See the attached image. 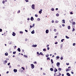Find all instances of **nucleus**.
Returning a JSON list of instances; mask_svg holds the SVG:
<instances>
[{
  "label": "nucleus",
  "instance_id": "obj_1",
  "mask_svg": "<svg viewBox=\"0 0 76 76\" xmlns=\"http://www.w3.org/2000/svg\"><path fill=\"white\" fill-rule=\"evenodd\" d=\"M31 68L32 69H34V67H35V66H34V65L33 64H31Z\"/></svg>",
  "mask_w": 76,
  "mask_h": 76
},
{
  "label": "nucleus",
  "instance_id": "obj_2",
  "mask_svg": "<svg viewBox=\"0 0 76 76\" xmlns=\"http://www.w3.org/2000/svg\"><path fill=\"white\" fill-rule=\"evenodd\" d=\"M31 8H32V9H35V5L33 4L31 5Z\"/></svg>",
  "mask_w": 76,
  "mask_h": 76
},
{
  "label": "nucleus",
  "instance_id": "obj_3",
  "mask_svg": "<svg viewBox=\"0 0 76 76\" xmlns=\"http://www.w3.org/2000/svg\"><path fill=\"white\" fill-rule=\"evenodd\" d=\"M60 62H57L56 64L57 66V67H59V66H60Z\"/></svg>",
  "mask_w": 76,
  "mask_h": 76
},
{
  "label": "nucleus",
  "instance_id": "obj_4",
  "mask_svg": "<svg viewBox=\"0 0 76 76\" xmlns=\"http://www.w3.org/2000/svg\"><path fill=\"white\" fill-rule=\"evenodd\" d=\"M32 47H37V45H32Z\"/></svg>",
  "mask_w": 76,
  "mask_h": 76
},
{
  "label": "nucleus",
  "instance_id": "obj_5",
  "mask_svg": "<svg viewBox=\"0 0 76 76\" xmlns=\"http://www.w3.org/2000/svg\"><path fill=\"white\" fill-rule=\"evenodd\" d=\"M12 35H13V36L15 37V35H16V33H15V32H12Z\"/></svg>",
  "mask_w": 76,
  "mask_h": 76
},
{
  "label": "nucleus",
  "instance_id": "obj_6",
  "mask_svg": "<svg viewBox=\"0 0 76 76\" xmlns=\"http://www.w3.org/2000/svg\"><path fill=\"white\" fill-rule=\"evenodd\" d=\"M42 10L40 9V10L39 11V13L40 14H41V13H42Z\"/></svg>",
  "mask_w": 76,
  "mask_h": 76
},
{
  "label": "nucleus",
  "instance_id": "obj_7",
  "mask_svg": "<svg viewBox=\"0 0 76 76\" xmlns=\"http://www.w3.org/2000/svg\"><path fill=\"white\" fill-rule=\"evenodd\" d=\"M13 71L15 73H16V72H18V70H17V69H14L13 70Z\"/></svg>",
  "mask_w": 76,
  "mask_h": 76
},
{
  "label": "nucleus",
  "instance_id": "obj_8",
  "mask_svg": "<svg viewBox=\"0 0 76 76\" xmlns=\"http://www.w3.org/2000/svg\"><path fill=\"white\" fill-rule=\"evenodd\" d=\"M30 20H31V21L34 20V18H33V17H31L30 18Z\"/></svg>",
  "mask_w": 76,
  "mask_h": 76
},
{
  "label": "nucleus",
  "instance_id": "obj_9",
  "mask_svg": "<svg viewBox=\"0 0 76 76\" xmlns=\"http://www.w3.org/2000/svg\"><path fill=\"white\" fill-rule=\"evenodd\" d=\"M31 33L32 34H35V31L34 30H33L31 32Z\"/></svg>",
  "mask_w": 76,
  "mask_h": 76
},
{
  "label": "nucleus",
  "instance_id": "obj_10",
  "mask_svg": "<svg viewBox=\"0 0 76 76\" xmlns=\"http://www.w3.org/2000/svg\"><path fill=\"white\" fill-rule=\"evenodd\" d=\"M8 44H12V41H9V42H8Z\"/></svg>",
  "mask_w": 76,
  "mask_h": 76
},
{
  "label": "nucleus",
  "instance_id": "obj_11",
  "mask_svg": "<svg viewBox=\"0 0 76 76\" xmlns=\"http://www.w3.org/2000/svg\"><path fill=\"white\" fill-rule=\"evenodd\" d=\"M46 34H48V32H49V31L48 30V29H47L46 30Z\"/></svg>",
  "mask_w": 76,
  "mask_h": 76
},
{
  "label": "nucleus",
  "instance_id": "obj_12",
  "mask_svg": "<svg viewBox=\"0 0 76 76\" xmlns=\"http://www.w3.org/2000/svg\"><path fill=\"white\" fill-rule=\"evenodd\" d=\"M57 71H58L57 69L56 68H55V69L54 70V72L56 73V72H57Z\"/></svg>",
  "mask_w": 76,
  "mask_h": 76
},
{
  "label": "nucleus",
  "instance_id": "obj_13",
  "mask_svg": "<svg viewBox=\"0 0 76 76\" xmlns=\"http://www.w3.org/2000/svg\"><path fill=\"white\" fill-rule=\"evenodd\" d=\"M66 75L68 76H70V74L69 72L66 73Z\"/></svg>",
  "mask_w": 76,
  "mask_h": 76
},
{
  "label": "nucleus",
  "instance_id": "obj_14",
  "mask_svg": "<svg viewBox=\"0 0 76 76\" xmlns=\"http://www.w3.org/2000/svg\"><path fill=\"white\" fill-rule=\"evenodd\" d=\"M17 50L19 51V52H20V48H18Z\"/></svg>",
  "mask_w": 76,
  "mask_h": 76
},
{
  "label": "nucleus",
  "instance_id": "obj_15",
  "mask_svg": "<svg viewBox=\"0 0 76 76\" xmlns=\"http://www.w3.org/2000/svg\"><path fill=\"white\" fill-rule=\"evenodd\" d=\"M39 55H42V56H44V54H43V53L42 52H40V53L39 54Z\"/></svg>",
  "mask_w": 76,
  "mask_h": 76
},
{
  "label": "nucleus",
  "instance_id": "obj_16",
  "mask_svg": "<svg viewBox=\"0 0 76 76\" xmlns=\"http://www.w3.org/2000/svg\"><path fill=\"white\" fill-rule=\"evenodd\" d=\"M56 59L58 60V59H59V58H60V57L59 56H56Z\"/></svg>",
  "mask_w": 76,
  "mask_h": 76
},
{
  "label": "nucleus",
  "instance_id": "obj_17",
  "mask_svg": "<svg viewBox=\"0 0 76 76\" xmlns=\"http://www.w3.org/2000/svg\"><path fill=\"white\" fill-rule=\"evenodd\" d=\"M5 55L6 56H8V53H5Z\"/></svg>",
  "mask_w": 76,
  "mask_h": 76
},
{
  "label": "nucleus",
  "instance_id": "obj_18",
  "mask_svg": "<svg viewBox=\"0 0 76 76\" xmlns=\"http://www.w3.org/2000/svg\"><path fill=\"white\" fill-rule=\"evenodd\" d=\"M51 64H53V63H54V62H53V60L52 59H51Z\"/></svg>",
  "mask_w": 76,
  "mask_h": 76
},
{
  "label": "nucleus",
  "instance_id": "obj_19",
  "mask_svg": "<svg viewBox=\"0 0 76 76\" xmlns=\"http://www.w3.org/2000/svg\"><path fill=\"white\" fill-rule=\"evenodd\" d=\"M50 71H53V70H54L53 69V68H50Z\"/></svg>",
  "mask_w": 76,
  "mask_h": 76
},
{
  "label": "nucleus",
  "instance_id": "obj_20",
  "mask_svg": "<svg viewBox=\"0 0 76 76\" xmlns=\"http://www.w3.org/2000/svg\"><path fill=\"white\" fill-rule=\"evenodd\" d=\"M62 22H63V23L62 22V23H65V20H63Z\"/></svg>",
  "mask_w": 76,
  "mask_h": 76
},
{
  "label": "nucleus",
  "instance_id": "obj_21",
  "mask_svg": "<svg viewBox=\"0 0 76 76\" xmlns=\"http://www.w3.org/2000/svg\"><path fill=\"white\" fill-rule=\"evenodd\" d=\"M72 25H76V23H75V22H72Z\"/></svg>",
  "mask_w": 76,
  "mask_h": 76
},
{
  "label": "nucleus",
  "instance_id": "obj_22",
  "mask_svg": "<svg viewBox=\"0 0 76 76\" xmlns=\"http://www.w3.org/2000/svg\"><path fill=\"white\" fill-rule=\"evenodd\" d=\"M70 70L71 69H66V72H69V71H70Z\"/></svg>",
  "mask_w": 76,
  "mask_h": 76
},
{
  "label": "nucleus",
  "instance_id": "obj_23",
  "mask_svg": "<svg viewBox=\"0 0 76 76\" xmlns=\"http://www.w3.org/2000/svg\"><path fill=\"white\" fill-rule=\"evenodd\" d=\"M67 39H69V37H68V36H66L65 37Z\"/></svg>",
  "mask_w": 76,
  "mask_h": 76
},
{
  "label": "nucleus",
  "instance_id": "obj_24",
  "mask_svg": "<svg viewBox=\"0 0 76 76\" xmlns=\"http://www.w3.org/2000/svg\"><path fill=\"white\" fill-rule=\"evenodd\" d=\"M68 29H70V26H68Z\"/></svg>",
  "mask_w": 76,
  "mask_h": 76
},
{
  "label": "nucleus",
  "instance_id": "obj_25",
  "mask_svg": "<svg viewBox=\"0 0 76 76\" xmlns=\"http://www.w3.org/2000/svg\"><path fill=\"white\" fill-rule=\"evenodd\" d=\"M58 70H59V71H61V68H59L58 69Z\"/></svg>",
  "mask_w": 76,
  "mask_h": 76
},
{
  "label": "nucleus",
  "instance_id": "obj_26",
  "mask_svg": "<svg viewBox=\"0 0 76 76\" xmlns=\"http://www.w3.org/2000/svg\"><path fill=\"white\" fill-rule=\"evenodd\" d=\"M16 53V51H14L13 52V54H15Z\"/></svg>",
  "mask_w": 76,
  "mask_h": 76
},
{
  "label": "nucleus",
  "instance_id": "obj_27",
  "mask_svg": "<svg viewBox=\"0 0 76 76\" xmlns=\"http://www.w3.org/2000/svg\"><path fill=\"white\" fill-rule=\"evenodd\" d=\"M51 10H52V11H54V8H52L51 9Z\"/></svg>",
  "mask_w": 76,
  "mask_h": 76
},
{
  "label": "nucleus",
  "instance_id": "obj_28",
  "mask_svg": "<svg viewBox=\"0 0 76 76\" xmlns=\"http://www.w3.org/2000/svg\"><path fill=\"white\" fill-rule=\"evenodd\" d=\"M37 20H38V21H40V18H37Z\"/></svg>",
  "mask_w": 76,
  "mask_h": 76
},
{
  "label": "nucleus",
  "instance_id": "obj_29",
  "mask_svg": "<svg viewBox=\"0 0 76 76\" xmlns=\"http://www.w3.org/2000/svg\"><path fill=\"white\" fill-rule=\"evenodd\" d=\"M64 41V39H62L61 40V42H63V41Z\"/></svg>",
  "mask_w": 76,
  "mask_h": 76
},
{
  "label": "nucleus",
  "instance_id": "obj_30",
  "mask_svg": "<svg viewBox=\"0 0 76 76\" xmlns=\"http://www.w3.org/2000/svg\"><path fill=\"white\" fill-rule=\"evenodd\" d=\"M43 51H46V49L45 48H44L43 50Z\"/></svg>",
  "mask_w": 76,
  "mask_h": 76
},
{
  "label": "nucleus",
  "instance_id": "obj_31",
  "mask_svg": "<svg viewBox=\"0 0 76 76\" xmlns=\"http://www.w3.org/2000/svg\"><path fill=\"white\" fill-rule=\"evenodd\" d=\"M46 57H49V55L48 54V55H46Z\"/></svg>",
  "mask_w": 76,
  "mask_h": 76
},
{
  "label": "nucleus",
  "instance_id": "obj_32",
  "mask_svg": "<svg viewBox=\"0 0 76 76\" xmlns=\"http://www.w3.org/2000/svg\"><path fill=\"white\" fill-rule=\"evenodd\" d=\"M20 34H23V31H20Z\"/></svg>",
  "mask_w": 76,
  "mask_h": 76
},
{
  "label": "nucleus",
  "instance_id": "obj_33",
  "mask_svg": "<svg viewBox=\"0 0 76 76\" xmlns=\"http://www.w3.org/2000/svg\"><path fill=\"white\" fill-rule=\"evenodd\" d=\"M21 68L23 69V70H25V68L23 67H21Z\"/></svg>",
  "mask_w": 76,
  "mask_h": 76
},
{
  "label": "nucleus",
  "instance_id": "obj_34",
  "mask_svg": "<svg viewBox=\"0 0 76 76\" xmlns=\"http://www.w3.org/2000/svg\"><path fill=\"white\" fill-rule=\"evenodd\" d=\"M50 60V58L48 57L47 58V60Z\"/></svg>",
  "mask_w": 76,
  "mask_h": 76
},
{
  "label": "nucleus",
  "instance_id": "obj_35",
  "mask_svg": "<svg viewBox=\"0 0 76 76\" xmlns=\"http://www.w3.org/2000/svg\"><path fill=\"white\" fill-rule=\"evenodd\" d=\"M56 16H59V14H58V13L56 14Z\"/></svg>",
  "mask_w": 76,
  "mask_h": 76
},
{
  "label": "nucleus",
  "instance_id": "obj_36",
  "mask_svg": "<svg viewBox=\"0 0 76 76\" xmlns=\"http://www.w3.org/2000/svg\"><path fill=\"white\" fill-rule=\"evenodd\" d=\"M75 31V28H73V30H72V32H73V31Z\"/></svg>",
  "mask_w": 76,
  "mask_h": 76
},
{
  "label": "nucleus",
  "instance_id": "obj_37",
  "mask_svg": "<svg viewBox=\"0 0 76 76\" xmlns=\"http://www.w3.org/2000/svg\"><path fill=\"white\" fill-rule=\"evenodd\" d=\"M60 59H61V60H63V57H61L60 58Z\"/></svg>",
  "mask_w": 76,
  "mask_h": 76
},
{
  "label": "nucleus",
  "instance_id": "obj_38",
  "mask_svg": "<svg viewBox=\"0 0 76 76\" xmlns=\"http://www.w3.org/2000/svg\"><path fill=\"white\" fill-rule=\"evenodd\" d=\"M73 12H70V15H73Z\"/></svg>",
  "mask_w": 76,
  "mask_h": 76
},
{
  "label": "nucleus",
  "instance_id": "obj_39",
  "mask_svg": "<svg viewBox=\"0 0 76 76\" xmlns=\"http://www.w3.org/2000/svg\"><path fill=\"white\" fill-rule=\"evenodd\" d=\"M75 45H76V43H74L73 44V46H75Z\"/></svg>",
  "mask_w": 76,
  "mask_h": 76
},
{
  "label": "nucleus",
  "instance_id": "obj_40",
  "mask_svg": "<svg viewBox=\"0 0 76 76\" xmlns=\"http://www.w3.org/2000/svg\"><path fill=\"white\" fill-rule=\"evenodd\" d=\"M4 3H5V1H3L2 3L3 4H4Z\"/></svg>",
  "mask_w": 76,
  "mask_h": 76
},
{
  "label": "nucleus",
  "instance_id": "obj_41",
  "mask_svg": "<svg viewBox=\"0 0 76 76\" xmlns=\"http://www.w3.org/2000/svg\"><path fill=\"white\" fill-rule=\"evenodd\" d=\"M47 49L48 50H50V48H49V47H48Z\"/></svg>",
  "mask_w": 76,
  "mask_h": 76
},
{
  "label": "nucleus",
  "instance_id": "obj_42",
  "mask_svg": "<svg viewBox=\"0 0 76 76\" xmlns=\"http://www.w3.org/2000/svg\"><path fill=\"white\" fill-rule=\"evenodd\" d=\"M61 73H59V75H58V76H61Z\"/></svg>",
  "mask_w": 76,
  "mask_h": 76
},
{
  "label": "nucleus",
  "instance_id": "obj_43",
  "mask_svg": "<svg viewBox=\"0 0 76 76\" xmlns=\"http://www.w3.org/2000/svg\"><path fill=\"white\" fill-rule=\"evenodd\" d=\"M35 17H38V15H37V14H35Z\"/></svg>",
  "mask_w": 76,
  "mask_h": 76
},
{
  "label": "nucleus",
  "instance_id": "obj_44",
  "mask_svg": "<svg viewBox=\"0 0 76 76\" xmlns=\"http://www.w3.org/2000/svg\"><path fill=\"white\" fill-rule=\"evenodd\" d=\"M30 29H31V28H32V27H33V26L31 25H30Z\"/></svg>",
  "mask_w": 76,
  "mask_h": 76
},
{
  "label": "nucleus",
  "instance_id": "obj_45",
  "mask_svg": "<svg viewBox=\"0 0 76 76\" xmlns=\"http://www.w3.org/2000/svg\"><path fill=\"white\" fill-rule=\"evenodd\" d=\"M37 54L38 55H39V52H37Z\"/></svg>",
  "mask_w": 76,
  "mask_h": 76
},
{
  "label": "nucleus",
  "instance_id": "obj_46",
  "mask_svg": "<svg viewBox=\"0 0 76 76\" xmlns=\"http://www.w3.org/2000/svg\"><path fill=\"white\" fill-rule=\"evenodd\" d=\"M58 44V42H55V44Z\"/></svg>",
  "mask_w": 76,
  "mask_h": 76
},
{
  "label": "nucleus",
  "instance_id": "obj_47",
  "mask_svg": "<svg viewBox=\"0 0 76 76\" xmlns=\"http://www.w3.org/2000/svg\"><path fill=\"white\" fill-rule=\"evenodd\" d=\"M25 1H26V2H29L28 0H25Z\"/></svg>",
  "mask_w": 76,
  "mask_h": 76
},
{
  "label": "nucleus",
  "instance_id": "obj_48",
  "mask_svg": "<svg viewBox=\"0 0 76 76\" xmlns=\"http://www.w3.org/2000/svg\"><path fill=\"white\" fill-rule=\"evenodd\" d=\"M56 31H57V30L56 29H55L54 30V32H56Z\"/></svg>",
  "mask_w": 76,
  "mask_h": 76
},
{
  "label": "nucleus",
  "instance_id": "obj_49",
  "mask_svg": "<svg viewBox=\"0 0 76 76\" xmlns=\"http://www.w3.org/2000/svg\"><path fill=\"white\" fill-rule=\"evenodd\" d=\"M5 63H7V61H6V60H5Z\"/></svg>",
  "mask_w": 76,
  "mask_h": 76
},
{
  "label": "nucleus",
  "instance_id": "obj_50",
  "mask_svg": "<svg viewBox=\"0 0 76 76\" xmlns=\"http://www.w3.org/2000/svg\"><path fill=\"white\" fill-rule=\"evenodd\" d=\"M0 32H2V29L0 28Z\"/></svg>",
  "mask_w": 76,
  "mask_h": 76
},
{
  "label": "nucleus",
  "instance_id": "obj_51",
  "mask_svg": "<svg viewBox=\"0 0 76 76\" xmlns=\"http://www.w3.org/2000/svg\"><path fill=\"white\" fill-rule=\"evenodd\" d=\"M35 26V24L34 23L33 24L32 26L33 27H34Z\"/></svg>",
  "mask_w": 76,
  "mask_h": 76
},
{
  "label": "nucleus",
  "instance_id": "obj_52",
  "mask_svg": "<svg viewBox=\"0 0 76 76\" xmlns=\"http://www.w3.org/2000/svg\"><path fill=\"white\" fill-rule=\"evenodd\" d=\"M8 66H9V65H10V62H9V63H8Z\"/></svg>",
  "mask_w": 76,
  "mask_h": 76
},
{
  "label": "nucleus",
  "instance_id": "obj_53",
  "mask_svg": "<svg viewBox=\"0 0 76 76\" xmlns=\"http://www.w3.org/2000/svg\"><path fill=\"white\" fill-rule=\"evenodd\" d=\"M62 47H63V44H62L61 46V48Z\"/></svg>",
  "mask_w": 76,
  "mask_h": 76
},
{
  "label": "nucleus",
  "instance_id": "obj_54",
  "mask_svg": "<svg viewBox=\"0 0 76 76\" xmlns=\"http://www.w3.org/2000/svg\"><path fill=\"white\" fill-rule=\"evenodd\" d=\"M25 32H28V30H25Z\"/></svg>",
  "mask_w": 76,
  "mask_h": 76
},
{
  "label": "nucleus",
  "instance_id": "obj_55",
  "mask_svg": "<svg viewBox=\"0 0 76 76\" xmlns=\"http://www.w3.org/2000/svg\"><path fill=\"white\" fill-rule=\"evenodd\" d=\"M30 20V18H27V20Z\"/></svg>",
  "mask_w": 76,
  "mask_h": 76
},
{
  "label": "nucleus",
  "instance_id": "obj_56",
  "mask_svg": "<svg viewBox=\"0 0 76 76\" xmlns=\"http://www.w3.org/2000/svg\"><path fill=\"white\" fill-rule=\"evenodd\" d=\"M58 21H55V23H58Z\"/></svg>",
  "mask_w": 76,
  "mask_h": 76
},
{
  "label": "nucleus",
  "instance_id": "obj_57",
  "mask_svg": "<svg viewBox=\"0 0 76 76\" xmlns=\"http://www.w3.org/2000/svg\"><path fill=\"white\" fill-rule=\"evenodd\" d=\"M25 57L26 58H28V56H27L26 55V56H25Z\"/></svg>",
  "mask_w": 76,
  "mask_h": 76
},
{
  "label": "nucleus",
  "instance_id": "obj_58",
  "mask_svg": "<svg viewBox=\"0 0 76 76\" xmlns=\"http://www.w3.org/2000/svg\"><path fill=\"white\" fill-rule=\"evenodd\" d=\"M34 64H37V61L34 62Z\"/></svg>",
  "mask_w": 76,
  "mask_h": 76
},
{
  "label": "nucleus",
  "instance_id": "obj_59",
  "mask_svg": "<svg viewBox=\"0 0 76 76\" xmlns=\"http://www.w3.org/2000/svg\"><path fill=\"white\" fill-rule=\"evenodd\" d=\"M71 73H72V74H74V72H73L72 71L71 72Z\"/></svg>",
  "mask_w": 76,
  "mask_h": 76
},
{
  "label": "nucleus",
  "instance_id": "obj_60",
  "mask_svg": "<svg viewBox=\"0 0 76 76\" xmlns=\"http://www.w3.org/2000/svg\"><path fill=\"white\" fill-rule=\"evenodd\" d=\"M25 41H28V39H26Z\"/></svg>",
  "mask_w": 76,
  "mask_h": 76
},
{
  "label": "nucleus",
  "instance_id": "obj_61",
  "mask_svg": "<svg viewBox=\"0 0 76 76\" xmlns=\"http://www.w3.org/2000/svg\"><path fill=\"white\" fill-rule=\"evenodd\" d=\"M9 73V71H7L6 72V73L7 74L8 73Z\"/></svg>",
  "mask_w": 76,
  "mask_h": 76
},
{
  "label": "nucleus",
  "instance_id": "obj_62",
  "mask_svg": "<svg viewBox=\"0 0 76 76\" xmlns=\"http://www.w3.org/2000/svg\"><path fill=\"white\" fill-rule=\"evenodd\" d=\"M62 26H65V25H64V24H62Z\"/></svg>",
  "mask_w": 76,
  "mask_h": 76
},
{
  "label": "nucleus",
  "instance_id": "obj_63",
  "mask_svg": "<svg viewBox=\"0 0 76 76\" xmlns=\"http://www.w3.org/2000/svg\"><path fill=\"white\" fill-rule=\"evenodd\" d=\"M68 69H71V67L69 66L68 67Z\"/></svg>",
  "mask_w": 76,
  "mask_h": 76
},
{
  "label": "nucleus",
  "instance_id": "obj_64",
  "mask_svg": "<svg viewBox=\"0 0 76 76\" xmlns=\"http://www.w3.org/2000/svg\"><path fill=\"white\" fill-rule=\"evenodd\" d=\"M58 8H56V10H58Z\"/></svg>",
  "mask_w": 76,
  "mask_h": 76
}]
</instances>
